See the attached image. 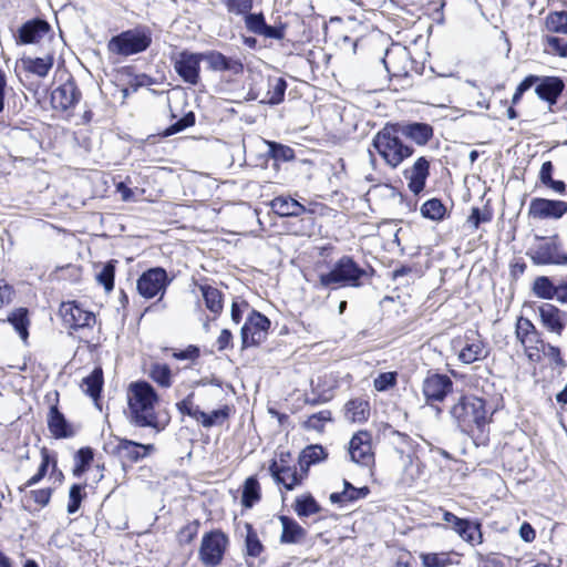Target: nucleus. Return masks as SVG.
Here are the masks:
<instances>
[{
    "label": "nucleus",
    "mask_w": 567,
    "mask_h": 567,
    "mask_svg": "<svg viewBox=\"0 0 567 567\" xmlns=\"http://www.w3.org/2000/svg\"><path fill=\"white\" fill-rule=\"evenodd\" d=\"M449 414L453 424L464 434L483 433L492 421L486 401L474 394H461L450 406Z\"/></svg>",
    "instance_id": "obj_1"
},
{
    "label": "nucleus",
    "mask_w": 567,
    "mask_h": 567,
    "mask_svg": "<svg viewBox=\"0 0 567 567\" xmlns=\"http://www.w3.org/2000/svg\"><path fill=\"white\" fill-rule=\"evenodd\" d=\"M128 410L130 423L138 427H152L161 432L155 404L159 398L154 386L147 381H136L130 384Z\"/></svg>",
    "instance_id": "obj_2"
},
{
    "label": "nucleus",
    "mask_w": 567,
    "mask_h": 567,
    "mask_svg": "<svg viewBox=\"0 0 567 567\" xmlns=\"http://www.w3.org/2000/svg\"><path fill=\"white\" fill-rule=\"evenodd\" d=\"M374 274V269L361 267L351 256L339 258L330 271L319 276L320 286L336 289L338 287H362Z\"/></svg>",
    "instance_id": "obj_3"
},
{
    "label": "nucleus",
    "mask_w": 567,
    "mask_h": 567,
    "mask_svg": "<svg viewBox=\"0 0 567 567\" xmlns=\"http://www.w3.org/2000/svg\"><path fill=\"white\" fill-rule=\"evenodd\" d=\"M372 147L386 165L396 168L404 159L411 157L414 148L404 144L393 123H386L372 140Z\"/></svg>",
    "instance_id": "obj_4"
},
{
    "label": "nucleus",
    "mask_w": 567,
    "mask_h": 567,
    "mask_svg": "<svg viewBox=\"0 0 567 567\" xmlns=\"http://www.w3.org/2000/svg\"><path fill=\"white\" fill-rule=\"evenodd\" d=\"M152 44V30L147 25L138 24L113 35L107 42L109 52L130 56L145 52Z\"/></svg>",
    "instance_id": "obj_5"
},
{
    "label": "nucleus",
    "mask_w": 567,
    "mask_h": 567,
    "mask_svg": "<svg viewBox=\"0 0 567 567\" xmlns=\"http://www.w3.org/2000/svg\"><path fill=\"white\" fill-rule=\"evenodd\" d=\"M229 545L228 536L221 529H213L204 534L198 557L206 567H217L223 561Z\"/></svg>",
    "instance_id": "obj_6"
},
{
    "label": "nucleus",
    "mask_w": 567,
    "mask_h": 567,
    "mask_svg": "<svg viewBox=\"0 0 567 567\" xmlns=\"http://www.w3.org/2000/svg\"><path fill=\"white\" fill-rule=\"evenodd\" d=\"M270 324L268 317L251 309L240 330L241 348L247 349L261 344L267 338Z\"/></svg>",
    "instance_id": "obj_7"
},
{
    "label": "nucleus",
    "mask_w": 567,
    "mask_h": 567,
    "mask_svg": "<svg viewBox=\"0 0 567 567\" xmlns=\"http://www.w3.org/2000/svg\"><path fill=\"white\" fill-rule=\"evenodd\" d=\"M171 284L167 271L163 267H153L145 270L137 279V292L145 299L157 295L163 296Z\"/></svg>",
    "instance_id": "obj_8"
},
{
    "label": "nucleus",
    "mask_w": 567,
    "mask_h": 567,
    "mask_svg": "<svg viewBox=\"0 0 567 567\" xmlns=\"http://www.w3.org/2000/svg\"><path fill=\"white\" fill-rule=\"evenodd\" d=\"M115 439L117 444H105L104 450L106 453L117 456L122 461L123 467L125 466V461L137 463L155 450L153 444H143L121 437Z\"/></svg>",
    "instance_id": "obj_9"
},
{
    "label": "nucleus",
    "mask_w": 567,
    "mask_h": 567,
    "mask_svg": "<svg viewBox=\"0 0 567 567\" xmlns=\"http://www.w3.org/2000/svg\"><path fill=\"white\" fill-rule=\"evenodd\" d=\"M205 52L181 51L174 59V70L178 76L189 85H197L200 81V62L205 61Z\"/></svg>",
    "instance_id": "obj_10"
},
{
    "label": "nucleus",
    "mask_w": 567,
    "mask_h": 567,
    "mask_svg": "<svg viewBox=\"0 0 567 567\" xmlns=\"http://www.w3.org/2000/svg\"><path fill=\"white\" fill-rule=\"evenodd\" d=\"M44 38H53L51 24L42 18H32L22 23L14 33L16 43L19 45L38 44Z\"/></svg>",
    "instance_id": "obj_11"
},
{
    "label": "nucleus",
    "mask_w": 567,
    "mask_h": 567,
    "mask_svg": "<svg viewBox=\"0 0 567 567\" xmlns=\"http://www.w3.org/2000/svg\"><path fill=\"white\" fill-rule=\"evenodd\" d=\"M453 385L454 382L447 374L429 371L422 383L425 402L429 405L443 402L452 393Z\"/></svg>",
    "instance_id": "obj_12"
},
{
    "label": "nucleus",
    "mask_w": 567,
    "mask_h": 567,
    "mask_svg": "<svg viewBox=\"0 0 567 567\" xmlns=\"http://www.w3.org/2000/svg\"><path fill=\"white\" fill-rule=\"evenodd\" d=\"M527 255L534 265H567V254L560 249L557 235L547 238Z\"/></svg>",
    "instance_id": "obj_13"
},
{
    "label": "nucleus",
    "mask_w": 567,
    "mask_h": 567,
    "mask_svg": "<svg viewBox=\"0 0 567 567\" xmlns=\"http://www.w3.org/2000/svg\"><path fill=\"white\" fill-rule=\"evenodd\" d=\"M81 91L73 78L54 89L51 93V105L54 110L65 112L73 109L81 100Z\"/></svg>",
    "instance_id": "obj_14"
},
{
    "label": "nucleus",
    "mask_w": 567,
    "mask_h": 567,
    "mask_svg": "<svg viewBox=\"0 0 567 567\" xmlns=\"http://www.w3.org/2000/svg\"><path fill=\"white\" fill-rule=\"evenodd\" d=\"M60 315L64 324L74 330L90 328L96 321L95 315L84 310L76 301L62 302Z\"/></svg>",
    "instance_id": "obj_15"
},
{
    "label": "nucleus",
    "mask_w": 567,
    "mask_h": 567,
    "mask_svg": "<svg viewBox=\"0 0 567 567\" xmlns=\"http://www.w3.org/2000/svg\"><path fill=\"white\" fill-rule=\"evenodd\" d=\"M371 439L368 431H359L352 436L349 442V454L352 462L367 467L374 464Z\"/></svg>",
    "instance_id": "obj_16"
},
{
    "label": "nucleus",
    "mask_w": 567,
    "mask_h": 567,
    "mask_svg": "<svg viewBox=\"0 0 567 567\" xmlns=\"http://www.w3.org/2000/svg\"><path fill=\"white\" fill-rule=\"evenodd\" d=\"M567 213V202L536 197L530 200L528 216L537 219H559Z\"/></svg>",
    "instance_id": "obj_17"
},
{
    "label": "nucleus",
    "mask_w": 567,
    "mask_h": 567,
    "mask_svg": "<svg viewBox=\"0 0 567 567\" xmlns=\"http://www.w3.org/2000/svg\"><path fill=\"white\" fill-rule=\"evenodd\" d=\"M400 136H403L417 146H425L434 136V128L425 122L402 121L393 123Z\"/></svg>",
    "instance_id": "obj_18"
},
{
    "label": "nucleus",
    "mask_w": 567,
    "mask_h": 567,
    "mask_svg": "<svg viewBox=\"0 0 567 567\" xmlns=\"http://www.w3.org/2000/svg\"><path fill=\"white\" fill-rule=\"evenodd\" d=\"M204 59L212 71L229 72L233 75H240L245 70L240 59L227 56L219 51H206Z\"/></svg>",
    "instance_id": "obj_19"
},
{
    "label": "nucleus",
    "mask_w": 567,
    "mask_h": 567,
    "mask_svg": "<svg viewBox=\"0 0 567 567\" xmlns=\"http://www.w3.org/2000/svg\"><path fill=\"white\" fill-rule=\"evenodd\" d=\"M542 324L550 332L560 336L567 323V312L551 303H542L538 307Z\"/></svg>",
    "instance_id": "obj_20"
},
{
    "label": "nucleus",
    "mask_w": 567,
    "mask_h": 567,
    "mask_svg": "<svg viewBox=\"0 0 567 567\" xmlns=\"http://www.w3.org/2000/svg\"><path fill=\"white\" fill-rule=\"evenodd\" d=\"M565 89V83L559 76H540L535 86L536 95L549 104V110L555 105Z\"/></svg>",
    "instance_id": "obj_21"
},
{
    "label": "nucleus",
    "mask_w": 567,
    "mask_h": 567,
    "mask_svg": "<svg viewBox=\"0 0 567 567\" xmlns=\"http://www.w3.org/2000/svg\"><path fill=\"white\" fill-rule=\"evenodd\" d=\"M430 175V162L426 157H419L410 169L404 171V177L409 181L408 187L414 194L422 193Z\"/></svg>",
    "instance_id": "obj_22"
},
{
    "label": "nucleus",
    "mask_w": 567,
    "mask_h": 567,
    "mask_svg": "<svg viewBox=\"0 0 567 567\" xmlns=\"http://www.w3.org/2000/svg\"><path fill=\"white\" fill-rule=\"evenodd\" d=\"M269 472L277 484H281L287 491H292L302 483V475L297 473L295 467L289 465H279L277 460L272 458L269 464Z\"/></svg>",
    "instance_id": "obj_23"
},
{
    "label": "nucleus",
    "mask_w": 567,
    "mask_h": 567,
    "mask_svg": "<svg viewBox=\"0 0 567 567\" xmlns=\"http://www.w3.org/2000/svg\"><path fill=\"white\" fill-rule=\"evenodd\" d=\"M516 338L525 348H536L537 344L545 347L540 332L536 329L535 324L527 318L519 317L516 322L515 329Z\"/></svg>",
    "instance_id": "obj_24"
},
{
    "label": "nucleus",
    "mask_w": 567,
    "mask_h": 567,
    "mask_svg": "<svg viewBox=\"0 0 567 567\" xmlns=\"http://www.w3.org/2000/svg\"><path fill=\"white\" fill-rule=\"evenodd\" d=\"M48 427L55 439H69L74 435L71 423L59 410L58 405H51L48 414Z\"/></svg>",
    "instance_id": "obj_25"
},
{
    "label": "nucleus",
    "mask_w": 567,
    "mask_h": 567,
    "mask_svg": "<svg viewBox=\"0 0 567 567\" xmlns=\"http://www.w3.org/2000/svg\"><path fill=\"white\" fill-rule=\"evenodd\" d=\"M452 529L472 546L483 543L482 524L478 520L462 518Z\"/></svg>",
    "instance_id": "obj_26"
},
{
    "label": "nucleus",
    "mask_w": 567,
    "mask_h": 567,
    "mask_svg": "<svg viewBox=\"0 0 567 567\" xmlns=\"http://www.w3.org/2000/svg\"><path fill=\"white\" fill-rule=\"evenodd\" d=\"M271 209L282 217H298L308 209L290 196H277L270 202Z\"/></svg>",
    "instance_id": "obj_27"
},
{
    "label": "nucleus",
    "mask_w": 567,
    "mask_h": 567,
    "mask_svg": "<svg viewBox=\"0 0 567 567\" xmlns=\"http://www.w3.org/2000/svg\"><path fill=\"white\" fill-rule=\"evenodd\" d=\"M279 520L282 526L280 535L282 544H299L306 538L307 530L292 517L280 515Z\"/></svg>",
    "instance_id": "obj_28"
},
{
    "label": "nucleus",
    "mask_w": 567,
    "mask_h": 567,
    "mask_svg": "<svg viewBox=\"0 0 567 567\" xmlns=\"http://www.w3.org/2000/svg\"><path fill=\"white\" fill-rule=\"evenodd\" d=\"M266 82L267 92L259 102L268 105H278L284 102L288 86L287 81L281 76H268Z\"/></svg>",
    "instance_id": "obj_29"
},
{
    "label": "nucleus",
    "mask_w": 567,
    "mask_h": 567,
    "mask_svg": "<svg viewBox=\"0 0 567 567\" xmlns=\"http://www.w3.org/2000/svg\"><path fill=\"white\" fill-rule=\"evenodd\" d=\"M21 63L25 71L35 74L39 78H45L53 68L54 52L49 51L41 58L24 56L21 59Z\"/></svg>",
    "instance_id": "obj_30"
},
{
    "label": "nucleus",
    "mask_w": 567,
    "mask_h": 567,
    "mask_svg": "<svg viewBox=\"0 0 567 567\" xmlns=\"http://www.w3.org/2000/svg\"><path fill=\"white\" fill-rule=\"evenodd\" d=\"M199 290L202 292L206 308L215 316H219L224 309L223 292L207 284L200 285Z\"/></svg>",
    "instance_id": "obj_31"
},
{
    "label": "nucleus",
    "mask_w": 567,
    "mask_h": 567,
    "mask_svg": "<svg viewBox=\"0 0 567 567\" xmlns=\"http://www.w3.org/2000/svg\"><path fill=\"white\" fill-rule=\"evenodd\" d=\"M103 371L97 367L82 380L81 388L85 394L91 396L97 404L103 388Z\"/></svg>",
    "instance_id": "obj_32"
},
{
    "label": "nucleus",
    "mask_w": 567,
    "mask_h": 567,
    "mask_svg": "<svg viewBox=\"0 0 567 567\" xmlns=\"http://www.w3.org/2000/svg\"><path fill=\"white\" fill-rule=\"evenodd\" d=\"M292 508L300 518L309 517L322 511L321 505L316 501L311 493H306L296 497Z\"/></svg>",
    "instance_id": "obj_33"
},
{
    "label": "nucleus",
    "mask_w": 567,
    "mask_h": 567,
    "mask_svg": "<svg viewBox=\"0 0 567 567\" xmlns=\"http://www.w3.org/2000/svg\"><path fill=\"white\" fill-rule=\"evenodd\" d=\"M268 150L266 153L267 158L275 161V165L279 162L287 163L296 158L295 150L288 145L281 144L276 141H264Z\"/></svg>",
    "instance_id": "obj_34"
},
{
    "label": "nucleus",
    "mask_w": 567,
    "mask_h": 567,
    "mask_svg": "<svg viewBox=\"0 0 567 567\" xmlns=\"http://www.w3.org/2000/svg\"><path fill=\"white\" fill-rule=\"evenodd\" d=\"M370 494V488L368 486L362 487H353L350 488L349 492H336L330 494V502L332 504H339L341 506L353 504L359 499L365 498Z\"/></svg>",
    "instance_id": "obj_35"
},
{
    "label": "nucleus",
    "mask_w": 567,
    "mask_h": 567,
    "mask_svg": "<svg viewBox=\"0 0 567 567\" xmlns=\"http://www.w3.org/2000/svg\"><path fill=\"white\" fill-rule=\"evenodd\" d=\"M346 415L352 422H365L370 416L369 402L362 399L350 400L346 404Z\"/></svg>",
    "instance_id": "obj_36"
},
{
    "label": "nucleus",
    "mask_w": 567,
    "mask_h": 567,
    "mask_svg": "<svg viewBox=\"0 0 567 567\" xmlns=\"http://www.w3.org/2000/svg\"><path fill=\"white\" fill-rule=\"evenodd\" d=\"M261 498L260 485L256 476L246 478L241 493V505L251 508Z\"/></svg>",
    "instance_id": "obj_37"
},
{
    "label": "nucleus",
    "mask_w": 567,
    "mask_h": 567,
    "mask_svg": "<svg viewBox=\"0 0 567 567\" xmlns=\"http://www.w3.org/2000/svg\"><path fill=\"white\" fill-rule=\"evenodd\" d=\"M7 320L12 324L20 338L25 341L29 337V310L27 308H18L8 316Z\"/></svg>",
    "instance_id": "obj_38"
},
{
    "label": "nucleus",
    "mask_w": 567,
    "mask_h": 567,
    "mask_svg": "<svg viewBox=\"0 0 567 567\" xmlns=\"http://www.w3.org/2000/svg\"><path fill=\"white\" fill-rule=\"evenodd\" d=\"M94 460V451L90 446L81 447L74 454V467L72 474L81 477L91 466Z\"/></svg>",
    "instance_id": "obj_39"
},
{
    "label": "nucleus",
    "mask_w": 567,
    "mask_h": 567,
    "mask_svg": "<svg viewBox=\"0 0 567 567\" xmlns=\"http://www.w3.org/2000/svg\"><path fill=\"white\" fill-rule=\"evenodd\" d=\"M245 555L248 557H259L265 550V546L258 537V534L250 523L245 524Z\"/></svg>",
    "instance_id": "obj_40"
},
{
    "label": "nucleus",
    "mask_w": 567,
    "mask_h": 567,
    "mask_svg": "<svg viewBox=\"0 0 567 567\" xmlns=\"http://www.w3.org/2000/svg\"><path fill=\"white\" fill-rule=\"evenodd\" d=\"M420 212L422 217L426 219L441 221L445 218L446 207L441 199L431 198L422 204Z\"/></svg>",
    "instance_id": "obj_41"
},
{
    "label": "nucleus",
    "mask_w": 567,
    "mask_h": 567,
    "mask_svg": "<svg viewBox=\"0 0 567 567\" xmlns=\"http://www.w3.org/2000/svg\"><path fill=\"white\" fill-rule=\"evenodd\" d=\"M328 456V453L326 450L319 445H309L306 449H303L299 455L298 463L299 465L310 467L311 465H315L323 460H326Z\"/></svg>",
    "instance_id": "obj_42"
},
{
    "label": "nucleus",
    "mask_w": 567,
    "mask_h": 567,
    "mask_svg": "<svg viewBox=\"0 0 567 567\" xmlns=\"http://www.w3.org/2000/svg\"><path fill=\"white\" fill-rule=\"evenodd\" d=\"M486 355L487 352H484L483 341L476 340L464 346V348L458 353V359L463 363L470 364L477 360L486 358Z\"/></svg>",
    "instance_id": "obj_43"
},
{
    "label": "nucleus",
    "mask_w": 567,
    "mask_h": 567,
    "mask_svg": "<svg viewBox=\"0 0 567 567\" xmlns=\"http://www.w3.org/2000/svg\"><path fill=\"white\" fill-rule=\"evenodd\" d=\"M557 286L547 276H539L533 282V292L542 299L551 300L557 295Z\"/></svg>",
    "instance_id": "obj_44"
},
{
    "label": "nucleus",
    "mask_w": 567,
    "mask_h": 567,
    "mask_svg": "<svg viewBox=\"0 0 567 567\" xmlns=\"http://www.w3.org/2000/svg\"><path fill=\"white\" fill-rule=\"evenodd\" d=\"M545 28L551 33L567 35V11H554L545 18Z\"/></svg>",
    "instance_id": "obj_45"
},
{
    "label": "nucleus",
    "mask_w": 567,
    "mask_h": 567,
    "mask_svg": "<svg viewBox=\"0 0 567 567\" xmlns=\"http://www.w3.org/2000/svg\"><path fill=\"white\" fill-rule=\"evenodd\" d=\"M116 265L117 260H109L95 276L96 281L104 287L106 292H111L114 289Z\"/></svg>",
    "instance_id": "obj_46"
},
{
    "label": "nucleus",
    "mask_w": 567,
    "mask_h": 567,
    "mask_svg": "<svg viewBox=\"0 0 567 567\" xmlns=\"http://www.w3.org/2000/svg\"><path fill=\"white\" fill-rule=\"evenodd\" d=\"M148 375L162 388H169L172 385V370L165 363H153Z\"/></svg>",
    "instance_id": "obj_47"
},
{
    "label": "nucleus",
    "mask_w": 567,
    "mask_h": 567,
    "mask_svg": "<svg viewBox=\"0 0 567 567\" xmlns=\"http://www.w3.org/2000/svg\"><path fill=\"white\" fill-rule=\"evenodd\" d=\"M85 486V484L78 483L71 485L66 506L68 514H75L80 509L82 501L86 497Z\"/></svg>",
    "instance_id": "obj_48"
},
{
    "label": "nucleus",
    "mask_w": 567,
    "mask_h": 567,
    "mask_svg": "<svg viewBox=\"0 0 567 567\" xmlns=\"http://www.w3.org/2000/svg\"><path fill=\"white\" fill-rule=\"evenodd\" d=\"M195 122H196L195 113L193 111H189L186 114H184V116H182L179 120H177L176 122L171 124L168 127H166L163 131L162 135L164 137L172 136V135L177 134L188 127L194 126Z\"/></svg>",
    "instance_id": "obj_49"
},
{
    "label": "nucleus",
    "mask_w": 567,
    "mask_h": 567,
    "mask_svg": "<svg viewBox=\"0 0 567 567\" xmlns=\"http://www.w3.org/2000/svg\"><path fill=\"white\" fill-rule=\"evenodd\" d=\"M420 558L424 567H447L453 564L450 553H423Z\"/></svg>",
    "instance_id": "obj_50"
},
{
    "label": "nucleus",
    "mask_w": 567,
    "mask_h": 567,
    "mask_svg": "<svg viewBox=\"0 0 567 567\" xmlns=\"http://www.w3.org/2000/svg\"><path fill=\"white\" fill-rule=\"evenodd\" d=\"M332 421V414L329 410H322L318 413L311 414L305 422L303 427L306 430H313L321 432L323 431L326 422Z\"/></svg>",
    "instance_id": "obj_51"
},
{
    "label": "nucleus",
    "mask_w": 567,
    "mask_h": 567,
    "mask_svg": "<svg viewBox=\"0 0 567 567\" xmlns=\"http://www.w3.org/2000/svg\"><path fill=\"white\" fill-rule=\"evenodd\" d=\"M237 16L244 17L245 25H246L247 30L257 35L261 34V32L267 23L262 12L252 13L251 11H248L247 13L237 14Z\"/></svg>",
    "instance_id": "obj_52"
},
{
    "label": "nucleus",
    "mask_w": 567,
    "mask_h": 567,
    "mask_svg": "<svg viewBox=\"0 0 567 567\" xmlns=\"http://www.w3.org/2000/svg\"><path fill=\"white\" fill-rule=\"evenodd\" d=\"M230 409L228 405H224L220 409L214 410L212 413H206L202 420V425L204 427H213L215 425L223 424L229 417Z\"/></svg>",
    "instance_id": "obj_53"
},
{
    "label": "nucleus",
    "mask_w": 567,
    "mask_h": 567,
    "mask_svg": "<svg viewBox=\"0 0 567 567\" xmlns=\"http://www.w3.org/2000/svg\"><path fill=\"white\" fill-rule=\"evenodd\" d=\"M398 381L396 372H382L373 381L374 389L384 392L395 386Z\"/></svg>",
    "instance_id": "obj_54"
},
{
    "label": "nucleus",
    "mask_w": 567,
    "mask_h": 567,
    "mask_svg": "<svg viewBox=\"0 0 567 567\" xmlns=\"http://www.w3.org/2000/svg\"><path fill=\"white\" fill-rule=\"evenodd\" d=\"M52 466V473L56 472V454L51 452L47 447L41 449V463L37 471L38 474H41L45 477L49 466Z\"/></svg>",
    "instance_id": "obj_55"
},
{
    "label": "nucleus",
    "mask_w": 567,
    "mask_h": 567,
    "mask_svg": "<svg viewBox=\"0 0 567 567\" xmlns=\"http://www.w3.org/2000/svg\"><path fill=\"white\" fill-rule=\"evenodd\" d=\"M230 14H244L251 11L254 0H221Z\"/></svg>",
    "instance_id": "obj_56"
},
{
    "label": "nucleus",
    "mask_w": 567,
    "mask_h": 567,
    "mask_svg": "<svg viewBox=\"0 0 567 567\" xmlns=\"http://www.w3.org/2000/svg\"><path fill=\"white\" fill-rule=\"evenodd\" d=\"M199 525V520L195 519L182 527L177 535L179 544H190L198 534Z\"/></svg>",
    "instance_id": "obj_57"
},
{
    "label": "nucleus",
    "mask_w": 567,
    "mask_h": 567,
    "mask_svg": "<svg viewBox=\"0 0 567 567\" xmlns=\"http://www.w3.org/2000/svg\"><path fill=\"white\" fill-rule=\"evenodd\" d=\"M492 212L489 209L482 210L480 207H472L471 214L467 218V223L477 229L481 224L488 223L492 220Z\"/></svg>",
    "instance_id": "obj_58"
},
{
    "label": "nucleus",
    "mask_w": 567,
    "mask_h": 567,
    "mask_svg": "<svg viewBox=\"0 0 567 567\" xmlns=\"http://www.w3.org/2000/svg\"><path fill=\"white\" fill-rule=\"evenodd\" d=\"M542 350L555 368L565 369L567 367V362L561 357L560 349L558 347L545 343V347H542Z\"/></svg>",
    "instance_id": "obj_59"
},
{
    "label": "nucleus",
    "mask_w": 567,
    "mask_h": 567,
    "mask_svg": "<svg viewBox=\"0 0 567 567\" xmlns=\"http://www.w3.org/2000/svg\"><path fill=\"white\" fill-rule=\"evenodd\" d=\"M545 42L547 47L554 52L555 54L566 58L567 56V40L564 38H559L556 35H546Z\"/></svg>",
    "instance_id": "obj_60"
},
{
    "label": "nucleus",
    "mask_w": 567,
    "mask_h": 567,
    "mask_svg": "<svg viewBox=\"0 0 567 567\" xmlns=\"http://www.w3.org/2000/svg\"><path fill=\"white\" fill-rule=\"evenodd\" d=\"M52 493V487H45L40 489H32L29 492V495L35 504L40 505L41 507H44L50 503Z\"/></svg>",
    "instance_id": "obj_61"
},
{
    "label": "nucleus",
    "mask_w": 567,
    "mask_h": 567,
    "mask_svg": "<svg viewBox=\"0 0 567 567\" xmlns=\"http://www.w3.org/2000/svg\"><path fill=\"white\" fill-rule=\"evenodd\" d=\"M260 35L267 39L282 40L286 35V24L270 25L266 23Z\"/></svg>",
    "instance_id": "obj_62"
},
{
    "label": "nucleus",
    "mask_w": 567,
    "mask_h": 567,
    "mask_svg": "<svg viewBox=\"0 0 567 567\" xmlns=\"http://www.w3.org/2000/svg\"><path fill=\"white\" fill-rule=\"evenodd\" d=\"M200 350L197 346L190 344L184 350H179L173 353V357L177 360H195L199 357Z\"/></svg>",
    "instance_id": "obj_63"
},
{
    "label": "nucleus",
    "mask_w": 567,
    "mask_h": 567,
    "mask_svg": "<svg viewBox=\"0 0 567 567\" xmlns=\"http://www.w3.org/2000/svg\"><path fill=\"white\" fill-rule=\"evenodd\" d=\"M554 165L550 161L544 162L539 171V181L546 185L553 178Z\"/></svg>",
    "instance_id": "obj_64"
}]
</instances>
